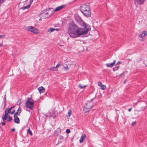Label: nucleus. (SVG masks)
<instances>
[{
	"mask_svg": "<svg viewBox=\"0 0 147 147\" xmlns=\"http://www.w3.org/2000/svg\"><path fill=\"white\" fill-rule=\"evenodd\" d=\"M34 0H30V4L31 5L33 1Z\"/></svg>",
	"mask_w": 147,
	"mask_h": 147,
	"instance_id": "c9c22d12",
	"label": "nucleus"
},
{
	"mask_svg": "<svg viewBox=\"0 0 147 147\" xmlns=\"http://www.w3.org/2000/svg\"><path fill=\"white\" fill-rule=\"evenodd\" d=\"M48 11V12H49L50 11V9H45L43 10L42 11V13H40V16L41 18H42L43 19H45L47 18H45V17L46 16V14L45 13V11Z\"/></svg>",
	"mask_w": 147,
	"mask_h": 147,
	"instance_id": "6e6552de",
	"label": "nucleus"
},
{
	"mask_svg": "<svg viewBox=\"0 0 147 147\" xmlns=\"http://www.w3.org/2000/svg\"><path fill=\"white\" fill-rule=\"evenodd\" d=\"M65 6V5H63L60 6L58 7H56L55 9L54 10V11H59L62 9H63L64 7Z\"/></svg>",
	"mask_w": 147,
	"mask_h": 147,
	"instance_id": "1a4fd4ad",
	"label": "nucleus"
},
{
	"mask_svg": "<svg viewBox=\"0 0 147 147\" xmlns=\"http://www.w3.org/2000/svg\"><path fill=\"white\" fill-rule=\"evenodd\" d=\"M41 20H42V19H41V18H40V19H39V21H41Z\"/></svg>",
	"mask_w": 147,
	"mask_h": 147,
	"instance_id": "a18cd8bd",
	"label": "nucleus"
},
{
	"mask_svg": "<svg viewBox=\"0 0 147 147\" xmlns=\"http://www.w3.org/2000/svg\"><path fill=\"white\" fill-rule=\"evenodd\" d=\"M119 67V66H117L115 67H113V70L114 71H115V70H117Z\"/></svg>",
	"mask_w": 147,
	"mask_h": 147,
	"instance_id": "bb28decb",
	"label": "nucleus"
},
{
	"mask_svg": "<svg viewBox=\"0 0 147 147\" xmlns=\"http://www.w3.org/2000/svg\"><path fill=\"white\" fill-rule=\"evenodd\" d=\"M65 68H67V69H68V67L67 66H66V67H65Z\"/></svg>",
	"mask_w": 147,
	"mask_h": 147,
	"instance_id": "37998d69",
	"label": "nucleus"
},
{
	"mask_svg": "<svg viewBox=\"0 0 147 147\" xmlns=\"http://www.w3.org/2000/svg\"><path fill=\"white\" fill-rule=\"evenodd\" d=\"M86 137V136L85 134H82L80 139V143H82L83 142L84 140Z\"/></svg>",
	"mask_w": 147,
	"mask_h": 147,
	"instance_id": "f8f14e48",
	"label": "nucleus"
},
{
	"mask_svg": "<svg viewBox=\"0 0 147 147\" xmlns=\"http://www.w3.org/2000/svg\"><path fill=\"white\" fill-rule=\"evenodd\" d=\"M14 117V122L16 123H20V119L19 118L17 117V116Z\"/></svg>",
	"mask_w": 147,
	"mask_h": 147,
	"instance_id": "dca6fc26",
	"label": "nucleus"
},
{
	"mask_svg": "<svg viewBox=\"0 0 147 147\" xmlns=\"http://www.w3.org/2000/svg\"><path fill=\"white\" fill-rule=\"evenodd\" d=\"M145 36V35L144 34L143 32H142L140 35L139 37H143Z\"/></svg>",
	"mask_w": 147,
	"mask_h": 147,
	"instance_id": "a878e982",
	"label": "nucleus"
},
{
	"mask_svg": "<svg viewBox=\"0 0 147 147\" xmlns=\"http://www.w3.org/2000/svg\"><path fill=\"white\" fill-rule=\"evenodd\" d=\"M55 30V28H50V29L48 30V32H49L50 33H51L52 32H53Z\"/></svg>",
	"mask_w": 147,
	"mask_h": 147,
	"instance_id": "6ab92c4d",
	"label": "nucleus"
},
{
	"mask_svg": "<svg viewBox=\"0 0 147 147\" xmlns=\"http://www.w3.org/2000/svg\"><path fill=\"white\" fill-rule=\"evenodd\" d=\"M15 129L14 128H12L11 129V131H15Z\"/></svg>",
	"mask_w": 147,
	"mask_h": 147,
	"instance_id": "e433bc0d",
	"label": "nucleus"
},
{
	"mask_svg": "<svg viewBox=\"0 0 147 147\" xmlns=\"http://www.w3.org/2000/svg\"><path fill=\"white\" fill-rule=\"evenodd\" d=\"M28 132L31 135H32V132L30 131V129L29 128L28 129Z\"/></svg>",
	"mask_w": 147,
	"mask_h": 147,
	"instance_id": "cd10ccee",
	"label": "nucleus"
},
{
	"mask_svg": "<svg viewBox=\"0 0 147 147\" xmlns=\"http://www.w3.org/2000/svg\"><path fill=\"white\" fill-rule=\"evenodd\" d=\"M68 32L71 37L75 38L79 37L81 35L87 34L88 30L78 28L75 24L71 23L69 24Z\"/></svg>",
	"mask_w": 147,
	"mask_h": 147,
	"instance_id": "f257e3e1",
	"label": "nucleus"
},
{
	"mask_svg": "<svg viewBox=\"0 0 147 147\" xmlns=\"http://www.w3.org/2000/svg\"><path fill=\"white\" fill-rule=\"evenodd\" d=\"M6 120L7 119V118H8V119L7 120L8 121H10L11 120H12V118L11 117H10L9 115V116H8L7 117H6Z\"/></svg>",
	"mask_w": 147,
	"mask_h": 147,
	"instance_id": "aec40b11",
	"label": "nucleus"
},
{
	"mask_svg": "<svg viewBox=\"0 0 147 147\" xmlns=\"http://www.w3.org/2000/svg\"><path fill=\"white\" fill-rule=\"evenodd\" d=\"M5 36V35L3 34L0 35V38H3Z\"/></svg>",
	"mask_w": 147,
	"mask_h": 147,
	"instance_id": "473e14b6",
	"label": "nucleus"
},
{
	"mask_svg": "<svg viewBox=\"0 0 147 147\" xmlns=\"http://www.w3.org/2000/svg\"><path fill=\"white\" fill-rule=\"evenodd\" d=\"M25 105L26 107L31 110H32L34 107V101L32 98H28Z\"/></svg>",
	"mask_w": 147,
	"mask_h": 147,
	"instance_id": "7ed1b4c3",
	"label": "nucleus"
},
{
	"mask_svg": "<svg viewBox=\"0 0 147 147\" xmlns=\"http://www.w3.org/2000/svg\"><path fill=\"white\" fill-rule=\"evenodd\" d=\"M81 11L86 16H89L91 15L90 7L88 5L83 4L81 7Z\"/></svg>",
	"mask_w": 147,
	"mask_h": 147,
	"instance_id": "f03ea898",
	"label": "nucleus"
},
{
	"mask_svg": "<svg viewBox=\"0 0 147 147\" xmlns=\"http://www.w3.org/2000/svg\"><path fill=\"white\" fill-rule=\"evenodd\" d=\"M66 132L67 134H69L70 133V131L69 129H67L66 130Z\"/></svg>",
	"mask_w": 147,
	"mask_h": 147,
	"instance_id": "7c9ffc66",
	"label": "nucleus"
},
{
	"mask_svg": "<svg viewBox=\"0 0 147 147\" xmlns=\"http://www.w3.org/2000/svg\"><path fill=\"white\" fill-rule=\"evenodd\" d=\"M3 46V45L2 44L0 43V47H2Z\"/></svg>",
	"mask_w": 147,
	"mask_h": 147,
	"instance_id": "a19ab883",
	"label": "nucleus"
},
{
	"mask_svg": "<svg viewBox=\"0 0 147 147\" xmlns=\"http://www.w3.org/2000/svg\"><path fill=\"white\" fill-rule=\"evenodd\" d=\"M5 96H6L5 95V100H6V99Z\"/></svg>",
	"mask_w": 147,
	"mask_h": 147,
	"instance_id": "c03bdc74",
	"label": "nucleus"
},
{
	"mask_svg": "<svg viewBox=\"0 0 147 147\" xmlns=\"http://www.w3.org/2000/svg\"><path fill=\"white\" fill-rule=\"evenodd\" d=\"M86 86H83L81 84H79L78 85V87L81 89L84 88Z\"/></svg>",
	"mask_w": 147,
	"mask_h": 147,
	"instance_id": "5701e85b",
	"label": "nucleus"
},
{
	"mask_svg": "<svg viewBox=\"0 0 147 147\" xmlns=\"http://www.w3.org/2000/svg\"><path fill=\"white\" fill-rule=\"evenodd\" d=\"M72 113V111L71 109H69L68 111V116L70 117Z\"/></svg>",
	"mask_w": 147,
	"mask_h": 147,
	"instance_id": "4be33fe9",
	"label": "nucleus"
},
{
	"mask_svg": "<svg viewBox=\"0 0 147 147\" xmlns=\"http://www.w3.org/2000/svg\"><path fill=\"white\" fill-rule=\"evenodd\" d=\"M15 107V106H12L10 108L11 109H12L13 108H14Z\"/></svg>",
	"mask_w": 147,
	"mask_h": 147,
	"instance_id": "58836bf2",
	"label": "nucleus"
},
{
	"mask_svg": "<svg viewBox=\"0 0 147 147\" xmlns=\"http://www.w3.org/2000/svg\"><path fill=\"white\" fill-rule=\"evenodd\" d=\"M98 85L99 86H101L102 84V83L100 82H98Z\"/></svg>",
	"mask_w": 147,
	"mask_h": 147,
	"instance_id": "c85d7f7f",
	"label": "nucleus"
},
{
	"mask_svg": "<svg viewBox=\"0 0 147 147\" xmlns=\"http://www.w3.org/2000/svg\"><path fill=\"white\" fill-rule=\"evenodd\" d=\"M55 29V30L58 31L59 30V29L58 28Z\"/></svg>",
	"mask_w": 147,
	"mask_h": 147,
	"instance_id": "79ce46f5",
	"label": "nucleus"
},
{
	"mask_svg": "<svg viewBox=\"0 0 147 147\" xmlns=\"http://www.w3.org/2000/svg\"><path fill=\"white\" fill-rule=\"evenodd\" d=\"M124 74L123 73H122L121 74H120V75H124Z\"/></svg>",
	"mask_w": 147,
	"mask_h": 147,
	"instance_id": "de8ad7c7",
	"label": "nucleus"
},
{
	"mask_svg": "<svg viewBox=\"0 0 147 147\" xmlns=\"http://www.w3.org/2000/svg\"><path fill=\"white\" fill-rule=\"evenodd\" d=\"M93 106L92 102H89L86 103L83 109L84 111H85L84 113L88 112Z\"/></svg>",
	"mask_w": 147,
	"mask_h": 147,
	"instance_id": "20e7f679",
	"label": "nucleus"
},
{
	"mask_svg": "<svg viewBox=\"0 0 147 147\" xmlns=\"http://www.w3.org/2000/svg\"><path fill=\"white\" fill-rule=\"evenodd\" d=\"M16 110L14 109H13V111L11 112V114L13 115V114H14L15 113Z\"/></svg>",
	"mask_w": 147,
	"mask_h": 147,
	"instance_id": "c756f323",
	"label": "nucleus"
},
{
	"mask_svg": "<svg viewBox=\"0 0 147 147\" xmlns=\"http://www.w3.org/2000/svg\"><path fill=\"white\" fill-rule=\"evenodd\" d=\"M136 123L135 121V122H133L132 124V125H134L136 124Z\"/></svg>",
	"mask_w": 147,
	"mask_h": 147,
	"instance_id": "f704fd0d",
	"label": "nucleus"
},
{
	"mask_svg": "<svg viewBox=\"0 0 147 147\" xmlns=\"http://www.w3.org/2000/svg\"><path fill=\"white\" fill-rule=\"evenodd\" d=\"M31 5L30 4H29L27 6L24 7L23 8V10H24L26 9H29L30 7L31 6Z\"/></svg>",
	"mask_w": 147,
	"mask_h": 147,
	"instance_id": "412c9836",
	"label": "nucleus"
},
{
	"mask_svg": "<svg viewBox=\"0 0 147 147\" xmlns=\"http://www.w3.org/2000/svg\"><path fill=\"white\" fill-rule=\"evenodd\" d=\"M49 12L48 11H45V14H46V16L45 17V18H48L50 16L51 14H49Z\"/></svg>",
	"mask_w": 147,
	"mask_h": 147,
	"instance_id": "a211bd4d",
	"label": "nucleus"
},
{
	"mask_svg": "<svg viewBox=\"0 0 147 147\" xmlns=\"http://www.w3.org/2000/svg\"><path fill=\"white\" fill-rule=\"evenodd\" d=\"M21 110V109L20 107H19L17 110V111L15 113L14 115V117H16V116H18L19 114L20 113V111Z\"/></svg>",
	"mask_w": 147,
	"mask_h": 147,
	"instance_id": "2eb2a0df",
	"label": "nucleus"
},
{
	"mask_svg": "<svg viewBox=\"0 0 147 147\" xmlns=\"http://www.w3.org/2000/svg\"><path fill=\"white\" fill-rule=\"evenodd\" d=\"M121 63V62L120 61L118 62L117 63L116 65H119V63Z\"/></svg>",
	"mask_w": 147,
	"mask_h": 147,
	"instance_id": "4c0bfd02",
	"label": "nucleus"
},
{
	"mask_svg": "<svg viewBox=\"0 0 147 147\" xmlns=\"http://www.w3.org/2000/svg\"><path fill=\"white\" fill-rule=\"evenodd\" d=\"M20 101H21V100H20Z\"/></svg>",
	"mask_w": 147,
	"mask_h": 147,
	"instance_id": "09e8293b",
	"label": "nucleus"
},
{
	"mask_svg": "<svg viewBox=\"0 0 147 147\" xmlns=\"http://www.w3.org/2000/svg\"><path fill=\"white\" fill-rule=\"evenodd\" d=\"M125 82H126V81L125 80L124 81V82H123V83H125Z\"/></svg>",
	"mask_w": 147,
	"mask_h": 147,
	"instance_id": "49530a36",
	"label": "nucleus"
},
{
	"mask_svg": "<svg viewBox=\"0 0 147 147\" xmlns=\"http://www.w3.org/2000/svg\"><path fill=\"white\" fill-rule=\"evenodd\" d=\"M143 32L144 35H145V36L146 35H147V31H143Z\"/></svg>",
	"mask_w": 147,
	"mask_h": 147,
	"instance_id": "2f4dec72",
	"label": "nucleus"
},
{
	"mask_svg": "<svg viewBox=\"0 0 147 147\" xmlns=\"http://www.w3.org/2000/svg\"><path fill=\"white\" fill-rule=\"evenodd\" d=\"M61 65V63H59L56 65L55 67H53L52 69L54 70L57 71V68Z\"/></svg>",
	"mask_w": 147,
	"mask_h": 147,
	"instance_id": "f3484780",
	"label": "nucleus"
},
{
	"mask_svg": "<svg viewBox=\"0 0 147 147\" xmlns=\"http://www.w3.org/2000/svg\"><path fill=\"white\" fill-rule=\"evenodd\" d=\"M6 0H0V7L6 1Z\"/></svg>",
	"mask_w": 147,
	"mask_h": 147,
	"instance_id": "b1692460",
	"label": "nucleus"
},
{
	"mask_svg": "<svg viewBox=\"0 0 147 147\" xmlns=\"http://www.w3.org/2000/svg\"><path fill=\"white\" fill-rule=\"evenodd\" d=\"M27 30L34 34H38L39 33V30L36 28L32 26H29L27 27Z\"/></svg>",
	"mask_w": 147,
	"mask_h": 147,
	"instance_id": "39448f33",
	"label": "nucleus"
},
{
	"mask_svg": "<svg viewBox=\"0 0 147 147\" xmlns=\"http://www.w3.org/2000/svg\"><path fill=\"white\" fill-rule=\"evenodd\" d=\"M11 109L9 108H8L6 109L5 111V115H3L2 116V119L3 120V121H5L6 120V117H7L8 116H9V115L8 113H10L11 112Z\"/></svg>",
	"mask_w": 147,
	"mask_h": 147,
	"instance_id": "423d86ee",
	"label": "nucleus"
},
{
	"mask_svg": "<svg viewBox=\"0 0 147 147\" xmlns=\"http://www.w3.org/2000/svg\"><path fill=\"white\" fill-rule=\"evenodd\" d=\"M77 21L80 25L84 27L85 28H83L84 29H87L88 30V31L89 29L87 28V25L85 22L81 19L80 18H79V19L77 20Z\"/></svg>",
	"mask_w": 147,
	"mask_h": 147,
	"instance_id": "0eeeda50",
	"label": "nucleus"
},
{
	"mask_svg": "<svg viewBox=\"0 0 147 147\" xmlns=\"http://www.w3.org/2000/svg\"><path fill=\"white\" fill-rule=\"evenodd\" d=\"M131 108L129 109H128V111H129L130 112L131 111Z\"/></svg>",
	"mask_w": 147,
	"mask_h": 147,
	"instance_id": "ea45409f",
	"label": "nucleus"
},
{
	"mask_svg": "<svg viewBox=\"0 0 147 147\" xmlns=\"http://www.w3.org/2000/svg\"><path fill=\"white\" fill-rule=\"evenodd\" d=\"M100 87H101V89H102V90H105L106 88V86L105 85H102L100 86Z\"/></svg>",
	"mask_w": 147,
	"mask_h": 147,
	"instance_id": "393cba45",
	"label": "nucleus"
},
{
	"mask_svg": "<svg viewBox=\"0 0 147 147\" xmlns=\"http://www.w3.org/2000/svg\"><path fill=\"white\" fill-rule=\"evenodd\" d=\"M1 124L2 125H5V122H2L1 123Z\"/></svg>",
	"mask_w": 147,
	"mask_h": 147,
	"instance_id": "72a5a7b5",
	"label": "nucleus"
},
{
	"mask_svg": "<svg viewBox=\"0 0 147 147\" xmlns=\"http://www.w3.org/2000/svg\"><path fill=\"white\" fill-rule=\"evenodd\" d=\"M61 132V130L59 129H57L55 132L54 134L55 136H58Z\"/></svg>",
	"mask_w": 147,
	"mask_h": 147,
	"instance_id": "ddd939ff",
	"label": "nucleus"
},
{
	"mask_svg": "<svg viewBox=\"0 0 147 147\" xmlns=\"http://www.w3.org/2000/svg\"><path fill=\"white\" fill-rule=\"evenodd\" d=\"M38 90L40 93H44L45 91V89L42 86L38 88Z\"/></svg>",
	"mask_w": 147,
	"mask_h": 147,
	"instance_id": "9b49d317",
	"label": "nucleus"
},
{
	"mask_svg": "<svg viewBox=\"0 0 147 147\" xmlns=\"http://www.w3.org/2000/svg\"><path fill=\"white\" fill-rule=\"evenodd\" d=\"M116 61L115 60H114L113 62L106 64V65L108 67H112L115 65L116 63Z\"/></svg>",
	"mask_w": 147,
	"mask_h": 147,
	"instance_id": "9d476101",
	"label": "nucleus"
},
{
	"mask_svg": "<svg viewBox=\"0 0 147 147\" xmlns=\"http://www.w3.org/2000/svg\"><path fill=\"white\" fill-rule=\"evenodd\" d=\"M135 1L137 2L139 5H142L144 4L145 1V0H136Z\"/></svg>",
	"mask_w": 147,
	"mask_h": 147,
	"instance_id": "4468645a",
	"label": "nucleus"
}]
</instances>
